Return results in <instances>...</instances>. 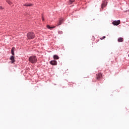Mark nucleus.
Listing matches in <instances>:
<instances>
[{"label":"nucleus","instance_id":"nucleus-1","mask_svg":"<svg viewBox=\"0 0 129 129\" xmlns=\"http://www.w3.org/2000/svg\"><path fill=\"white\" fill-rule=\"evenodd\" d=\"M29 61L32 64L36 63V62H37V57L36 56H31L29 57Z\"/></svg>","mask_w":129,"mask_h":129},{"label":"nucleus","instance_id":"nucleus-2","mask_svg":"<svg viewBox=\"0 0 129 129\" xmlns=\"http://www.w3.org/2000/svg\"><path fill=\"white\" fill-rule=\"evenodd\" d=\"M27 38L29 40H32V39H34L35 38V33L33 32H29L27 34Z\"/></svg>","mask_w":129,"mask_h":129},{"label":"nucleus","instance_id":"nucleus-3","mask_svg":"<svg viewBox=\"0 0 129 129\" xmlns=\"http://www.w3.org/2000/svg\"><path fill=\"white\" fill-rule=\"evenodd\" d=\"M113 25H114V26H118V25H119V24H120V20H118V21H114L112 22Z\"/></svg>","mask_w":129,"mask_h":129},{"label":"nucleus","instance_id":"nucleus-4","mask_svg":"<svg viewBox=\"0 0 129 129\" xmlns=\"http://www.w3.org/2000/svg\"><path fill=\"white\" fill-rule=\"evenodd\" d=\"M102 77V74L98 73L96 74V79L97 80H100V79Z\"/></svg>","mask_w":129,"mask_h":129},{"label":"nucleus","instance_id":"nucleus-5","mask_svg":"<svg viewBox=\"0 0 129 129\" xmlns=\"http://www.w3.org/2000/svg\"><path fill=\"white\" fill-rule=\"evenodd\" d=\"M106 5H107V2L103 1L101 5V9H103L104 8H105V7H106Z\"/></svg>","mask_w":129,"mask_h":129},{"label":"nucleus","instance_id":"nucleus-6","mask_svg":"<svg viewBox=\"0 0 129 129\" xmlns=\"http://www.w3.org/2000/svg\"><path fill=\"white\" fill-rule=\"evenodd\" d=\"M23 6H24V7H33V6H34V4L26 3L24 5H23Z\"/></svg>","mask_w":129,"mask_h":129},{"label":"nucleus","instance_id":"nucleus-7","mask_svg":"<svg viewBox=\"0 0 129 129\" xmlns=\"http://www.w3.org/2000/svg\"><path fill=\"white\" fill-rule=\"evenodd\" d=\"M51 65H57V61L56 60H51L50 61Z\"/></svg>","mask_w":129,"mask_h":129},{"label":"nucleus","instance_id":"nucleus-8","mask_svg":"<svg viewBox=\"0 0 129 129\" xmlns=\"http://www.w3.org/2000/svg\"><path fill=\"white\" fill-rule=\"evenodd\" d=\"M10 60H11V63H13L15 62V57L13 55L11 56L10 57Z\"/></svg>","mask_w":129,"mask_h":129},{"label":"nucleus","instance_id":"nucleus-9","mask_svg":"<svg viewBox=\"0 0 129 129\" xmlns=\"http://www.w3.org/2000/svg\"><path fill=\"white\" fill-rule=\"evenodd\" d=\"M16 49V48L15 47H13L11 49V53L14 56V55H15V50Z\"/></svg>","mask_w":129,"mask_h":129},{"label":"nucleus","instance_id":"nucleus-10","mask_svg":"<svg viewBox=\"0 0 129 129\" xmlns=\"http://www.w3.org/2000/svg\"><path fill=\"white\" fill-rule=\"evenodd\" d=\"M62 23H63V19H60L59 20V22H58L57 26H60V25L62 24Z\"/></svg>","mask_w":129,"mask_h":129},{"label":"nucleus","instance_id":"nucleus-11","mask_svg":"<svg viewBox=\"0 0 129 129\" xmlns=\"http://www.w3.org/2000/svg\"><path fill=\"white\" fill-rule=\"evenodd\" d=\"M74 2H75V0H69L68 4H69V5H72V4H73V3H74Z\"/></svg>","mask_w":129,"mask_h":129},{"label":"nucleus","instance_id":"nucleus-12","mask_svg":"<svg viewBox=\"0 0 129 129\" xmlns=\"http://www.w3.org/2000/svg\"><path fill=\"white\" fill-rule=\"evenodd\" d=\"M53 59H54L55 60H58L59 59V56L57 55H54Z\"/></svg>","mask_w":129,"mask_h":129},{"label":"nucleus","instance_id":"nucleus-13","mask_svg":"<svg viewBox=\"0 0 129 129\" xmlns=\"http://www.w3.org/2000/svg\"><path fill=\"white\" fill-rule=\"evenodd\" d=\"M118 42H123V38L120 37L118 38Z\"/></svg>","mask_w":129,"mask_h":129},{"label":"nucleus","instance_id":"nucleus-14","mask_svg":"<svg viewBox=\"0 0 129 129\" xmlns=\"http://www.w3.org/2000/svg\"><path fill=\"white\" fill-rule=\"evenodd\" d=\"M7 3H8V4H9V5H12L13 3H12V2H11V1L10 0H6Z\"/></svg>","mask_w":129,"mask_h":129},{"label":"nucleus","instance_id":"nucleus-15","mask_svg":"<svg viewBox=\"0 0 129 129\" xmlns=\"http://www.w3.org/2000/svg\"><path fill=\"white\" fill-rule=\"evenodd\" d=\"M47 29H50L51 30V29H53V28H55V27H50V26L47 25Z\"/></svg>","mask_w":129,"mask_h":129},{"label":"nucleus","instance_id":"nucleus-16","mask_svg":"<svg viewBox=\"0 0 129 129\" xmlns=\"http://www.w3.org/2000/svg\"><path fill=\"white\" fill-rule=\"evenodd\" d=\"M101 40H103V39H105V36H103L100 38Z\"/></svg>","mask_w":129,"mask_h":129},{"label":"nucleus","instance_id":"nucleus-17","mask_svg":"<svg viewBox=\"0 0 129 129\" xmlns=\"http://www.w3.org/2000/svg\"><path fill=\"white\" fill-rule=\"evenodd\" d=\"M42 21H44V17H42Z\"/></svg>","mask_w":129,"mask_h":129},{"label":"nucleus","instance_id":"nucleus-18","mask_svg":"<svg viewBox=\"0 0 129 129\" xmlns=\"http://www.w3.org/2000/svg\"><path fill=\"white\" fill-rule=\"evenodd\" d=\"M0 9H3V7H0Z\"/></svg>","mask_w":129,"mask_h":129}]
</instances>
